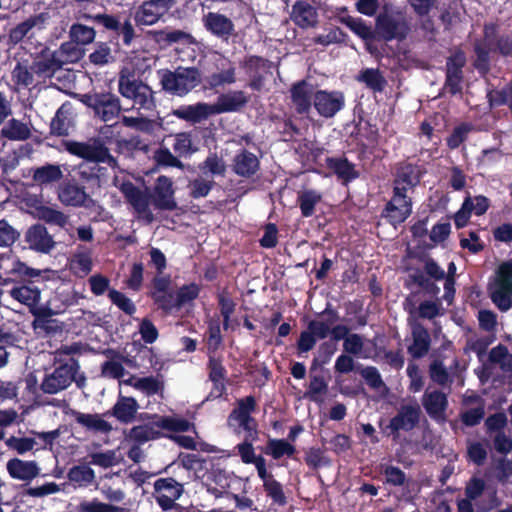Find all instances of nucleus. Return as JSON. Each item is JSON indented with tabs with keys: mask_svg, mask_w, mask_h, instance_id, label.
Wrapping results in <instances>:
<instances>
[{
	"mask_svg": "<svg viewBox=\"0 0 512 512\" xmlns=\"http://www.w3.org/2000/svg\"><path fill=\"white\" fill-rule=\"evenodd\" d=\"M75 350L71 346H63L54 353L57 366L47 370L41 381L40 388L46 394H57L67 389L73 381L78 382L76 374L79 369L77 361L70 355Z\"/></svg>",
	"mask_w": 512,
	"mask_h": 512,
	"instance_id": "nucleus-1",
	"label": "nucleus"
},
{
	"mask_svg": "<svg viewBox=\"0 0 512 512\" xmlns=\"http://www.w3.org/2000/svg\"><path fill=\"white\" fill-rule=\"evenodd\" d=\"M160 80L164 90L178 96H184L200 83L201 75L198 69L194 67H179L175 71H161Z\"/></svg>",
	"mask_w": 512,
	"mask_h": 512,
	"instance_id": "nucleus-2",
	"label": "nucleus"
},
{
	"mask_svg": "<svg viewBox=\"0 0 512 512\" xmlns=\"http://www.w3.org/2000/svg\"><path fill=\"white\" fill-rule=\"evenodd\" d=\"M62 146L71 155L88 161L107 162L112 167L115 166V159L99 139L92 138L85 142L64 140Z\"/></svg>",
	"mask_w": 512,
	"mask_h": 512,
	"instance_id": "nucleus-3",
	"label": "nucleus"
},
{
	"mask_svg": "<svg viewBox=\"0 0 512 512\" xmlns=\"http://www.w3.org/2000/svg\"><path fill=\"white\" fill-rule=\"evenodd\" d=\"M255 409V400L253 397H246L237 403V407L232 411L228 418V425L235 432H245L247 440H255L257 437V423L251 417Z\"/></svg>",
	"mask_w": 512,
	"mask_h": 512,
	"instance_id": "nucleus-4",
	"label": "nucleus"
},
{
	"mask_svg": "<svg viewBox=\"0 0 512 512\" xmlns=\"http://www.w3.org/2000/svg\"><path fill=\"white\" fill-rule=\"evenodd\" d=\"M409 27L404 13L401 11H386L376 19L375 33L383 40L403 39Z\"/></svg>",
	"mask_w": 512,
	"mask_h": 512,
	"instance_id": "nucleus-5",
	"label": "nucleus"
},
{
	"mask_svg": "<svg viewBox=\"0 0 512 512\" xmlns=\"http://www.w3.org/2000/svg\"><path fill=\"white\" fill-rule=\"evenodd\" d=\"M119 93L127 99H131L139 109H151L154 106L153 92L143 82L121 75L118 81Z\"/></svg>",
	"mask_w": 512,
	"mask_h": 512,
	"instance_id": "nucleus-6",
	"label": "nucleus"
},
{
	"mask_svg": "<svg viewBox=\"0 0 512 512\" xmlns=\"http://www.w3.org/2000/svg\"><path fill=\"white\" fill-rule=\"evenodd\" d=\"M82 101L104 122L115 119L121 111L119 98L109 92L87 94Z\"/></svg>",
	"mask_w": 512,
	"mask_h": 512,
	"instance_id": "nucleus-7",
	"label": "nucleus"
},
{
	"mask_svg": "<svg viewBox=\"0 0 512 512\" xmlns=\"http://www.w3.org/2000/svg\"><path fill=\"white\" fill-rule=\"evenodd\" d=\"M183 492V485L173 478H160L154 482V498L164 511L176 508V501Z\"/></svg>",
	"mask_w": 512,
	"mask_h": 512,
	"instance_id": "nucleus-8",
	"label": "nucleus"
},
{
	"mask_svg": "<svg viewBox=\"0 0 512 512\" xmlns=\"http://www.w3.org/2000/svg\"><path fill=\"white\" fill-rule=\"evenodd\" d=\"M113 182L141 217L148 222L153 221V214L148 209L149 198L147 194L140 191L131 182L126 181L122 176L115 175Z\"/></svg>",
	"mask_w": 512,
	"mask_h": 512,
	"instance_id": "nucleus-9",
	"label": "nucleus"
},
{
	"mask_svg": "<svg viewBox=\"0 0 512 512\" xmlns=\"http://www.w3.org/2000/svg\"><path fill=\"white\" fill-rule=\"evenodd\" d=\"M171 6V0L145 1L135 9L134 21L138 26H152L168 13Z\"/></svg>",
	"mask_w": 512,
	"mask_h": 512,
	"instance_id": "nucleus-10",
	"label": "nucleus"
},
{
	"mask_svg": "<svg viewBox=\"0 0 512 512\" xmlns=\"http://www.w3.org/2000/svg\"><path fill=\"white\" fill-rule=\"evenodd\" d=\"M50 20L51 13L48 10L30 16L10 30L8 35L9 42L15 45L23 41L26 37H32L35 32L46 29Z\"/></svg>",
	"mask_w": 512,
	"mask_h": 512,
	"instance_id": "nucleus-11",
	"label": "nucleus"
},
{
	"mask_svg": "<svg viewBox=\"0 0 512 512\" xmlns=\"http://www.w3.org/2000/svg\"><path fill=\"white\" fill-rule=\"evenodd\" d=\"M313 104L320 116L331 118L343 109L345 96L337 90H317L314 94Z\"/></svg>",
	"mask_w": 512,
	"mask_h": 512,
	"instance_id": "nucleus-12",
	"label": "nucleus"
},
{
	"mask_svg": "<svg viewBox=\"0 0 512 512\" xmlns=\"http://www.w3.org/2000/svg\"><path fill=\"white\" fill-rule=\"evenodd\" d=\"M411 214V202L401 187H394V195L386 207V217L393 225L404 222Z\"/></svg>",
	"mask_w": 512,
	"mask_h": 512,
	"instance_id": "nucleus-13",
	"label": "nucleus"
},
{
	"mask_svg": "<svg viewBox=\"0 0 512 512\" xmlns=\"http://www.w3.org/2000/svg\"><path fill=\"white\" fill-rule=\"evenodd\" d=\"M419 415L420 407L416 401L401 405L397 415L390 420L388 428L395 433L400 430L409 431L418 423Z\"/></svg>",
	"mask_w": 512,
	"mask_h": 512,
	"instance_id": "nucleus-14",
	"label": "nucleus"
},
{
	"mask_svg": "<svg viewBox=\"0 0 512 512\" xmlns=\"http://www.w3.org/2000/svg\"><path fill=\"white\" fill-rule=\"evenodd\" d=\"M317 9L311 0H297L292 5L291 19L302 28L313 27L317 23Z\"/></svg>",
	"mask_w": 512,
	"mask_h": 512,
	"instance_id": "nucleus-15",
	"label": "nucleus"
},
{
	"mask_svg": "<svg viewBox=\"0 0 512 512\" xmlns=\"http://www.w3.org/2000/svg\"><path fill=\"white\" fill-rule=\"evenodd\" d=\"M6 468L11 478L27 483L40 473V468L35 461H25L19 458L10 459Z\"/></svg>",
	"mask_w": 512,
	"mask_h": 512,
	"instance_id": "nucleus-16",
	"label": "nucleus"
},
{
	"mask_svg": "<svg viewBox=\"0 0 512 512\" xmlns=\"http://www.w3.org/2000/svg\"><path fill=\"white\" fill-rule=\"evenodd\" d=\"M173 115L191 123H199L215 115V113L212 104L198 102L192 105L180 106L173 111Z\"/></svg>",
	"mask_w": 512,
	"mask_h": 512,
	"instance_id": "nucleus-17",
	"label": "nucleus"
},
{
	"mask_svg": "<svg viewBox=\"0 0 512 512\" xmlns=\"http://www.w3.org/2000/svg\"><path fill=\"white\" fill-rule=\"evenodd\" d=\"M25 238L31 249L42 253L50 252L55 245L52 236L42 225L30 227L26 232Z\"/></svg>",
	"mask_w": 512,
	"mask_h": 512,
	"instance_id": "nucleus-18",
	"label": "nucleus"
},
{
	"mask_svg": "<svg viewBox=\"0 0 512 512\" xmlns=\"http://www.w3.org/2000/svg\"><path fill=\"white\" fill-rule=\"evenodd\" d=\"M172 181L166 176L158 177L154 188V205L159 209L173 210L176 208Z\"/></svg>",
	"mask_w": 512,
	"mask_h": 512,
	"instance_id": "nucleus-19",
	"label": "nucleus"
},
{
	"mask_svg": "<svg viewBox=\"0 0 512 512\" xmlns=\"http://www.w3.org/2000/svg\"><path fill=\"white\" fill-rule=\"evenodd\" d=\"M465 64V56L462 52H457L447 61L446 89L456 94L461 91L462 67Z\"/></svg>",
	"mask_w": 512,
	"mask_h": 512,
	"instance_id": "nucleus-20",
	"label": "nucleus"
},
{
	"mask_svg": "<svg viewBox=\"0 0 512 512\" xmlns=\"http://www.w3.org/2000/svg\"><path fill=\"white\" fill-rule=\"evenodd\" d=\"M202 21L209 32L220 38L229 37L234 31L233 22L225 15L217 12L205 14Z\"/></svg>",
	"mask_w": 512,
	"mask_h": 512,
	"instance_id": "nucleus-21",
	"label": "nucleus"
},
{
	"mask_svg": "<svg viewBox=\"0 0 512 512\" xmlns=\"http://www.w3.org/2000/svg\"><path fill=\"white\" fill-rule=\"evenodd\" d=\"M78 297L71 287H60L47 303V309L51 315H58L77 303Z\"/></svg>",
	"mask_w": 512,
	"mask_h": 512,
	"instance_id": "nucleus-22",
	"label": "nucleus"
},
{
	"mask_svg": "<svg viewBox=\"0 0 512 512\" xmlns=\"http://www.w3.org/2000/svg\"><path fill=\"white\" fill-rule=\"evenodd\" d=\"M248 102V97L242 91H230L224 94H221L217 101L212 104L215 115L226 113V112H235L240 110L242 107L246 105Z\"/></svg>",
	"mask_w": 512,
	"mask_h": 512,
	"instance_id": "nucleus-23",
	"label": "nucleus"
},
{
	"mask_svg": "<svg viewBox=\"0 0 512 512\" xmlns=\"http://www.w3.org/2000/svg\"><path fill=\"white\" fill-rule=\"evenodd\" d=\"M61 68V60L57 59L54 51L44 50L31 65V70L39 77H52Z\"/></svg>",
	"mask_w": 512,
	"mask_h": 512,
	"instance_id": "nucleus-24",
	"label": "nucleus"
},
{
	"mask_svg": "<svg viewBox=\"0 0 512 512\" xmlns=\"http://www.w3.org/2000/svg\"><path fill=\"white\" fill-rule=\"evenodd\" d=\"M422 404L428 415L438 421L445 419V410L448 402L446 395L439 391H426Z\"/></svg>",
	"mask_w": 512,
	"mask_h": 512,
	"instance_id": "nucleus-25",
	"label": "nucleus"
},
{
	"mask_svg": "<svg viewBox=\"0 0 512 512\" xmlns=\"http://www.w3.org/2000/svg\"><path fill=\"white\" fill-rule=\"evenodd\" d=\"M315 92L313 85L306 81H301L293 85L291 98L297 112L306 113L310 110L311 100H314Z\"/></svg>",
	"mask_w": 512,
	"mask_h": 512,
	"instance_id": "nucleus-26",
	"label": "nucleus"
},
{
	"mask_svg": "<svg viewBox=\"0 0 512 512\" xmlns=\"http://www.w3.org/2000/svg\"><path fill=\"white\" fill-rule=\"evenodd\" d=\"M58 199L66 206H85L88 207L92 200L88 197L85 190L76 184H66L59 189Z\"/></svg>",
	"mask_w": 512,
	"mask_h": 512,
	"instance_id": "nucleus-27",
	"label": "nucleus"
},
{
	"mask_svg": "<svg viewBox=\"0 0 512 512\" xmlns=\"http://www.w3.org/2000/svg\"><path fill=\"white\" fill-rule=\"evenodd\" d=\"M120 383L131 386L147 396L156 395L163 391L162 380L155 376L137 377L133 375L128 379L122 380Z\"/></svg>",
	"mask_w": 512,
	"mask_h": 512,
	"instance_id": "nucleus-28",
	"label": "nucleus"
},
{
	"mask_svg": "<svg viewBox=\"0 0 512 512\" xmlns=\"http://www.w3.org/2000/svg\"><path fill=\"white\" fill-rule=\"evenodd\" d=\"M9 294L15 301L27 306L32 313H35L41 297V291L38 287L19 285L12 288Z\"/></svg>",
	"mask_w": 512,
	"mask_h": 512,
	"instance_id": "nucleus-29",
	"label": "nucleus"
},
{
	"mask_svg": "<svg viewBox=\"0 0 512 512\" xmlns=\"http://www.w3.org/2000/svg\"><path fill=\"white\" fill-rule=\"evenodd\" d=\"M32 214L35 218L45 221L46 223L57 225L65 228L69 222V218L63 212L52 206L37 203L32 206Z\"/></svg>",
	"mask_w": 512,
	"mask_h": 512,
	"instance_id": "nucleus-30",
	"label": "nucleus"
},
{
	"mask_svg": "<svg viewBox=\"0 0 512 512\" xmlns=\"http://www.w3.org/2000/svg\"><path fill=\"white\" fill-rule=\"evenodd\" d=\"M91 251L84 246H79L69 261V268L74 275L83 278L92 270Z\"/></svg>",
	"mask_w": 512,
	"mask_h": 512,
	"instance_id": "nucleus-31",
	"label": "nucleus"
},
{
	"mask_svg": "<svg viewBox=\"0 0 512 512\" xmlns=\"http://www.w3.org/2000/svg\"><path fill=\"white\" fill-rule=\"evenodd\" d=\"M217 69L218 71L211 74L209 77L208 81L211 87L229 85L236 81L235 67L228 59L219 57L217 60Z\"/></svg>",
	"mask_w": 512,
	"mask_h": 512,
	"instance_id": "nucleus-32",
	"label": "nucleus"
},
{
	"mask_svg": "<svg viewBox=\"0 0 512 512\" xmlns=\"http://www.w3.org/2000/svg\"><path fill=\"white\" fill-rule=\"evenodd\" d=\"M139 409L138 402L133 397L119 395L117 402L113 407V416L120 422L130 423L134 420Z\"/></svg>",
	"mask_w": 512,
	"mask_h": 512,
	"instance_id": "nucleus-33",
	"label": "nucleus"
},
{
	"mask_svg": "<svg viewBox=\"0 0 512 512\" xmlns=\"http://www.w3.org/2000/svg\"><path fill=\"white\" fill-rule=\"evenodd\" d=\"M0 135L10 141H25L31 136V128L28 123L12 118L2 127Z\"/></svg>",
	"mask_w": 512,
	"mask_h": 512,
	"instance_id": "nucleus-34",
	"label": "nucleus"
},
{
	"mask_svg": "<svg viewBox=\"0 0 512 512\" xmlns=\"http://www.w3.org/2000/svg\"><path fill=\"white\" fill-rule=\"evenodd\" d=\"M72 415L78 424L94 432L107 434L112 430L111 424L104 420L101 415L78 411H73Z\"/></svg>",
	"mask_w": 512,
	"mask_h": 512,
	"instance_id": "nucleus-35",
	"label": "nucleus"
},
{
	"mask_svg": "<svg viewBox=\"0 0 512 512\" xmlns=\"http://www.w3.org/2000/svg\"><path fill=\"white\" fill-rule=\"evenodd\" d=\"M259 169V160L251 152L242 151L233 160V170L242 177H250Z\"/></svg>",
	"mask_w": 512,
	"mask_h": 512,
	"instance_id": "nucleus-36",
	"label": "nucleus"
},
{
	"mask_svg": "<svg viewBox=\"0 0 512 512\" xmlns=\"http://www.w3.org/2000/svg\"><path fill=\"white\" fill-rule=\"evenodd\" d=\"M412 338L413 342L408 347L409 353L414 358H420L424 356L430 346V336L428 331L420 324H414L412 327Z\"/></svg>",
	"mask_w": 512,
	"mask_h": 512,
	"instance_id": "nucleus-37",
	"label": "nucleus"
},
{
	"mask_svg": "<svg viewBox=\"0 0 512 512\" xmlns=\"http://www.w3.org/2000/svg\"><path fill=\"white\" fill-rule=\"evenodd\" d=\"M63 177V171L60 165L46 164L35 168L32 173V179L38 185H48L59 181Z\"/></svg>",
	"mask_w": 512,
	"mask_h": 512,
	"instance_id": "nucleus-38",
	"label": "nucleus"
},
{
	"mask_svg": "<svg viewBox=\"0 0 512 512\" xmlns=\"http://www.w3.org/2000/svg\"><path fill=\"white\" fill-rule=\"evenodd\" d=\"M67 477L77 487H88L95 482V472L86 464L73 466Z\"/></svg>",
	"mask_w": 512,
	"mask_h": 512,
	"instance_id": "nucleus-39",
	"label": "nucleus"
},
{
	"mask_svg": "<svg viewBox=\"0 0 512 512\" xmlns=\"http://www.w3.org/2000/svg\"><path fill=\"white\" fill-rule=\"evenodd\" d=\"M420 179V171L412 165H405L398 170L394 187H401L405 194L407 190L414 187Z\"/></svg>",
	"mask_w": 512,
	"mask_h": 512,
	"instance_id": "nucleus-40",
	"label": "nucleus"
},
{
	"mask_svg": "<svg viewBox=\"0 0 512 512\" xmlns=\"http://www.w3.org/2000/svg\"><path fill=\"white\" fill-rule=\"evenodd\" d=\"M493 303L502 311H507L512 306V288L493 282L490 288Z\"/></svg>",
	"mask_w": 512,
	"mask_h": 512,
	"instance_id": "nucleus-41",
	"label": "nucleus"
},
{
	"mask_svg": "<svg viewBox=\"0 0 512 512\" xmlns=\"http://www.w3.org/2000/svg\"><path fill=\"white\" fill-rule=\"evenodd\" d=\"M155 422L152 424L139 425L131 428L127 434V439L141 445L147 441L153 440L159 436Z\"/></svg>",
	"mask_w": 512,
	"mask_h": 512,
	"instance_id": "nucleus-42",
	"label": "nucleus"
},
{
	"mask_svg": "<svg viewBox=\"0 0 512 512\" xmlns=\"http://www.w3.org/2000/svg\"><path fill=\"white\" fill-rule=\"evenodd\" d=\"M209 377L214 383V389L217 396H220L225 389V373L226 370L221 364V361L213 355H209Z\"/></svg>",
	"mask_w": 512,
	"mask_h": 512,
	"instance_id": "nucleus-43",
	"label": "nucleus"
},
{
	"mask_svg": "<svg viewBox=\"0 0 512 512\" xmlns=\"http://www.w3.org/2000/svg\"><path fill=\"white\" fill-rule=\"evenodd\" d=\"M54 53L61 60V67L67 63H75L83 56L82 50L73 41L62 43Z\"/></svg>",
	"mask_w": 512,
	"mask_h": 512,
	"instance_id": "nucleus-44",
	"label": "nucleus"
},
{
	"mask_svg": "<svg viewBox=\"0 0 512 512\" xmlns=\"http://www.w3.org/2000/svg\"><path fill=\"white\" fill-rule=\"evenodd\" d=\"M158 41H164L168 44L171 43H184L189 45H196L195 38L183 30H163L156 33Z\"/></svg>",
	"mask_w": 512,
	"mask_h": 512,
	"instance_id": "nucleus-45",
	"label": "nucleus"
},
{
	"mask_svg": "<svg viewBox=\"0 0 512 512\" xmlns=\"http://www.w3.org/2000/svg\"><path fill=\"white\" fill-rule=\"evenodd\" d=\"M69 36L77 45H87L94 41L96 32L92 27L76 23L70 27Z\"/></svg>",
	"mask_w": 512,
	"mask_h": 512,
	"instance_id": "nucleus-46",
	"label": "nucleus"
},
{
	"mask_svg": "<svg viewBox=\"0 0 512 512\" xmlns=\"http://www.w3.org/2000/svg\"><path fill=\"white\" fill-rule=\"evenodd\" d=\"M328 167L342 180L350 181L356 178L357 174L354 166L346 159H328Z\"/></svg>",
	"mask_w": 512,
	"mask_h": 512,
	"instance_id": "nucleus-47",
	"label": "nucleus"
},
{
	"mask_svg": "<svg viewBox=\"0 0 512 512\" xmlns=\"http://www.w3.org/2000/svg\"><path fill=\"white\" fill-rule=\"evenodd\" d=\"M321 201V194L315 190H306L299 194L298 202L304 217H310L314 213L315 206Z\"/></svg>",
	"mask_w": 512,
	"mask_h": 512,
	"instance_id": "nucleus-48",
	"label": "nucleus"
},
{
	"mask_svg": "<svg viewBox=\"0 0 512 512\" xmlns=\"http://www.w3.org/2000/svg\"><path fill=\"white\" fill-rule=\"evenodd\" d=\"M266 453L274 459L283 456H291L295 453V447L284 439H270L267 443Z\"/></svg>",
	"mask_w": 512,
	"mask_h": 512,
	"instance_id": "nucleus-49",
	"label": "nucleus"
},
{
	"mask_svg": "<svg viewBox=\"0 0 512 512\" xmlns=\"http://www.w3.org/2000/svg\"><path fill=\"white\" fill-rule=\"evenodd\" d=\"M155 425L158 429H166L175 432L188 431L192 424L181 417H157Z\"/></svg>",
	"mask_w": 512,
	"mask_h": 512,
	"instance_id": "nucleus-50",
	"label": "nucleus"
},
{
	"mask_svg": "<svg viewBox=\"0 0 512 512\" xmlns=\"http://www.w3.org/2000/svg\"><path fill=\"white\" fill-rule=\"evenodd\" d=\"M343 348L346 353L352 354L360 358H367L365 351V339L358 334H349L345 337Z\"/></svg>",
	"mask_w": 512,
	"mask_h": 512,
	"instance_id": "nucleus-51",
	"label": "nucleus"
},
{
	"mask_svg": "<svg viewBox=\"0 0 512 512\" xmlns=\"http://www.w3.org/2000/svg\"><path fill=\"white\" fill-rule=\"evenodd\" d=\"M9 273L14 275L15 277L21 279H32L41 276V270L34 269L28 266L26 263L22 262L20 259L15 258L11 261V266L9 268Z\"/></svg>",
	"mask_w": 512,
	"mask_h": 512,
	"instance_id": "nucleus-52",
	"label": "nucleus"
},
{
	"mask_svg": "<svg viewBox=\"0 0 512 512\" xmlns=\"http://www.w3.org/2000/svg\"><path fill=\"white\" fill-rule=\"evenodd\" d=\"M172 147L179 156H187L197 150L193 146L191 134L186 132L178 133L174 136Z\"/></svg>",
	"mask_w": 512,
	"mask_h": 512,
	"instance_id": "nucleus-53",
	"label": "nucleus"
},
{
	"mask_svg": "<svg viewBox=\"0 0 512 512\" xmlns=\"http://www.w3.org/2000/svg\"><path fill=\"white\" fill-rule=\"evenodd\" d=\"M344 23L352 32L364 40H370L376 35L375 31L360 18L348 17L344 20Z\"/></svg>",
	"mask_w": 512,
	"mask_h": 512,
	"instance_id": "nucleus-54",
	"label": "nucleus"
},
{
	"mask_svg": "<svg viewBox=\"0 0 512 512\" xmlns=\"http://www.w3.org/2000/svg\"><path fill=\"white\" fill-rule=\"evenodd\" d=\"M91 63L102 66L113 61L111 48L106 43H98L95 50L89 55Z\"/></svg>",
	"mask_w": 512,
	"mask_h": 512,
	"instance_id": "nucleus-55",
	"label": "nucleus"
},
{
	"mask_svg": "<svg viewBox=\"0 0 512 512\" xmlns=\"http://www.w3.org/2000/svg\"><path fill=\"white\" fill-rule=\"evenodd\" d=\"M81 512H124L123 508L103 503L98 499L84 501L80 504Z\"/></svg>",
	"mask_w": 512,
	"mask_h": 512,
	"instance_id": "nucleus-56",
	"label": "nucleus"
},
{
	"mask_svg": "<svg viewBox=\"0 0 512 512\" xmlns=\"http://www.w3.org/2000/svg\"><path fill=\"white\" fill-rule=\"evenodd\" d=\"M358 80L364 82L369 88L373 90H382L384 79L376 69H365L359 75Z\"/></svg>",
	"mask_w": 512,
	"mask_h": 512,
	"instance_id": "nucleus-57",
	"label": "nucleus"
},
{
	"mask_svg": "<svg viewBox=\"0 0 512 512\" xmlns=\"http://www.w3.org/2000/svg\"><path fill=\"white\" fill-rule=\"evenodd\" d=\"M381 473L385 477V482L390 485L401 486L405 483V474L398 467L392 465H381Z\"/></svg>",
	"mask_w": 512,
	"mask_h": 512,
	"instance_id": "nucleus-58",
	"label": "nucleus"
},
{
	"mask_svg": "<svg viewBox=\"0 0 512 512\" xmlns=\"http://www.w3.org/2000/svg\"><path fill=\"white\" fill-rule=\"evenodd\" d=\"M15 343L16 337L12 333L0 329V368L4 367L8 362L9 353L7 348L14 346Z\"/></svg>",
	"mask_w": 512,
	"mask_h": 512,
	"instance_id": "nucleus-59",
	"label": "nucleus"
},
{
	"mask_svg": "<svg viewBox=\"0 0 512 512\" xmlns=\"http://www.w3.org/2000/svg\"><path fill=\"white\" fill-rule=\"evenodd\" d=\"M18 238V231L7 221L0 220V247L11 246Z\"/></svg>",
	"mask_w": 512,
	"mask_h": 512,
	"instance_id": "nucleus-60",
	"label": "nucleus"
},
{
	"mask_svg": "<svg viewBox=\"0 0 512 512\" xmlns=\"http://www.w3.org/2000/svg\"><path fill=\"white\" fill-rule=\"evenodd\" d=\"M109 298L113 304H115L118 308L124 311L127 314H133L136 310L133 302L126 297L123 293L117 290L109 291Z\"/></svg>",
	"mask_w": 512,
	"mask_h": 512,
	"instance_id": "nucleus-61",
	"label": "nucleus"
},
{
	"mask_svg": "<svg viewBox=\"0 0 512 512\" xmlns=\"http://www.w3.org/2000/svg\"><path fill=\"white\" fill-rule=\"evenodd\" d=\"M419 316L426 319H432L442 314V307L439 300L423 301L418 307Z\"/></svg>",
	"mask_w": 512,
	"mask_h": 512,
	"instance_id": "nucleus-62",
	"label": "nucleus"
},
{
	"mask_svg": "<svg viewBox=\"0 0 512 512\" xmlns=\"http://www.w3.org/2000/svg\"><path fill=\"white\" fill-rule=\"evenodd\" d=\"M69 128V120L64 116V112L61 108L57 111L55 117L51 121V131L55 135L63 136L69 133Z\"/></svg>",
	"mask_w": 512,
	"mask_h": 512,
	"instance_id": "nucleus-63",
	"label": "nucleus"
},
{
	"mask_svg": "<svg viewBox=\"0 0 512 512\" xmlns=\"http://www.w3.org/2000/svg\"><path fill=\"white\" fill-rule=\"evenodd\" d=\"M494 282L512 288V260L503 262L499 266Z\"/></svg>",
	"mask_w": 512,
	"mask_h": 512,
	"instance_id": "nucleus-64",
	"label": "nucleus"
}]
</instances>
